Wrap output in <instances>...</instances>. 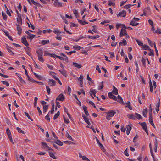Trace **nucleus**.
Returning <instances> with one entry per match:
<instances>
[{
    "label": "nucleus",
    "instance_id": "obj_30",
    "mask_svg": "<svg viewBox=\"0 0 161 161\" xmlns=\"http://www.w3.org/2000/svg\"><path fill=\"white\" fill-rule=\"evenodd\" d=\"M125 103L127 104V105L125 106V107L128 108L130 110H132V108L130 105V101H128Z\"/></svg>",
    "mask_w": 161,
    "mask_h": 161
},
{
    "label": "nucleus",
    "instance_id": "obj_52",
    "mask_svg": "<svg viewBox=\"0 0 161 161\" xmlns=\"http://www.w3.org/2000/svg\"><path fill=\"white\" fill-rule=\"evenodd\" d=\"M46 89H47V91L48 94V95L50 94L51 92V89L48 86H46Z\"/></svg>",
    "mask_w": 161,
    "mask_h": 161
},
{
    "label": "nucleus",
    "instance_id": "obj_5",
    "mask_svg": "<svg viewBox=\"0 0 161 161\" xmlns=\"http://www.w3.org/2000/svg\"><path fill=\"white\" fill-rule=\"evenodd\" d=\"M48 85L50 86H55L56 85V81L53 79H49V81H48Z\"/></svg>",
    "mask_w": 161,
    "mask_h": 161
},
{
    "label": "nucleus",
    "instance_id": "obj_48",
    "mask_svg": "<svg viewBox=\"0 0 161 161\" xmlns=\"http://www.w3.org/2000/svg\"><path fill=\"white\" fill-rule=\"evenodd\" d=\"M39 60L42 62H43L44 61V59L42 57V56L38 57Z\"/></svg>",
    "mask_w": 161,
    "mask_h": 161
},
{
    "label": "nucleus",
    "instance_id": "obj_39",
    "mask_svg": "<svg viewBox=\"0 0 161 161\" xmlns=\"http://www.w3.org/2000/svg\"><path fill=\"white\" fill-rule=\"evenodd\" d=\"M100 37V36L99 35H96L95 36H89L88 37V38L89 39H94L99 38Z\"/></svg>",
    "mask_w": 161,
    "mask_h": 161
},
{
    "label": "nucleus",
    "instance_id": "obj_17",
    "mask_svg": "<svg viewBox=\"0 0 161 161\" xmlns=\"http://www.w3.org/2000/svg\"><path fill=\"white\" fill-rule=\"evenodd\" d=\"M42 147V148L45 149L46 148L47 149L48 148V146L47 143L43 142H41Z\"/></svg>",
    "mask_w": 161,
    "mask_h": 161
},
{
    "label": "nucleus",
    "instance_id": "obj_32",
    "mask_svg": "<svg viewBox=\"0 0 161 161\" xmlns=\"http://www.w3.org/2000/svg\"><path fill=\"white\" fill-rule=\"evenodd\" d=\"M49 43V40H44L42 41L41 43L43 45H44L47 43Z\"/></svg>",
    "mask_w": 161,
    "mask_h": 161
},
{
    "label": "nucleus",
    "instance_id": "obj_57",
    "mask_svg": "<svg viewBox=\"0 0 161 161\" xmlns=\"http://www.w3.org/2000/svg\"><path fill=\"white\" fill-rule=\"evenodd\" d=\"M73 48L76 50H79L80 49V46H74Z\"/></svg>",
    "mask_w": 161,
    "mask_h": 161
},
{
    "label": "nucleus",
    "instance_id": "obj_40",
    "mask_svg": "<svg viewBox=\"0 0 161 161\" xmlns=\"http://www.w3.org/2000/svg\"><path fill=\"white\" fill-rule=\"evenodd\" d=\"M60 115V112L59 111H58L57 113L55 114L54 115V116L53 118V119L54 120H55Z\"/></svg>",
    "mask_w": 161,
    "mask_h": 161
},
{
    "label": "nucleus",
    "instance_id": "obj_56",
    "mask_svg": "<svg viewBox=\"0 0 161 161\" xmlns=\"http://www.w3.org/2000/svg\"><path fill=\"white\" fill-rule=\"evenodd\" d=\"M63 118H64V122L65 123L68 124L69 123V121L68 119L65 118V117L64 116H63Z\"/></svg>",
    "mask_w": 161,
    "mask_h": 161
},
{
    "label": "nucleus",
    "instance_id": "obj_29",
    "mask_svg": "<svg viewBox=\"0 0 161 161\" xmlns=\"http://www.w3.org/2000/svg\"><path fill=\"white\" fill-rule=\"evenodd\" d=\"M149 86H150V91L151 92H153V86L152 82L150 79L149 80Z\"/></svg>",
    "mask_w": 161,
    "mask_h": 161
},
{
    "label": "nucleus",
    "instance_id": "obj_6",
    "mask_svg": "<svg viewBox=\"0 0 161 161\" xmlns=\"http://www.w3.org/2000/svg\"><path fill=\"white\" fill-rule=\"evenodd\" d=\"M54 6L55 7H61L62 6V3L58 1V0L54 2Z\"/></svg>",
    "mask_w": 161,
    "mask_h": 161
},
{
    "label": "nucleus",
    "instance_id": "obj_61",
    "mask_svg": "<svg viewBox=\"0 0 161 161\" xmlns=\"http://www.w3.org/2000/svg\"><path fill=\"white\" fill-rule=\"evenodd\" d=\"M1 82L3 85H5L7 86H8L9 85V84L6 81H2Z\"/></svg>",
    "mask_w": 161,
    "mask_h": 161
},
{
    "label": "nucleus",
    "instance_id": "obj_26",
    "mask_svg": "<svg viewBox=\"0 0 161 161\" xmlns=\"http://www.w3.org/2000/svg\"><path fill=\"white\" fill-rule=\"evenodd\" d=\"M53 32L55 34L57 35H60L61 34V32L59 31L58 29L57 28H54Z\"/></svg>",
    "mask_w": 161,
    "mask_h": 161
},
{
    "label": "nucleus",
    "instance_id": "obj_31",
    "mask_svg": "<svg viewBox=\"0 0 161 161\" xmlns=\"http://www.w3.org/2000/svg\"><path fill=\"white\" fill-rule=\"evenodd\" d=\"M48 153H49V155L50 157L54 159H57V158L54 155V153H53L49 152H48Z\"/></svg>",
    "mask_w": 161,
    "mask_h": 161
},
{
    "label": "nucleus",
    "instance_id": "obj_59",
    "mask_svg": "<svg viewBox=\"0 0 161 161\" xmlns=\"http://www.w3.org/2000/svg\"><path fill=\"white\" fill-rule=\"evenodd\" d=\"M82 158L83 160L87 161H90L89 159H88L86 157H85V156H82Z\"/></svg>",
    "mask_w": 161,
    "mask_h": 161
},
{
    "label": "nucleus",
    "instance_id": "obj_9",
    "mask_svg": "<svg viewBox=\"0 0 161 161\" xmlns=\"http://www.w3.org/2000/svg\"><path fill=\"white\" fill-rule=\"evenodd\" d=\"M108 96L109 98L110 99H112L114 100H117V98L116 96L113 95L112 93L109 92L108 93Z\"/></svg>",
    "mask_w": 161,
    "mask_h": 161
},
{
    "label": "nucleus",
    "instance_id": "obj_3",
    "mask_svg": "<svg viewBox=\"0 0 161 161\" xmlns=\"http://www.w3.org/2000/svg\"><path fill=\"white\" fill-rule=\"evenodd\" d=\"M139 124H141V126L142 128V129L144 130L146 132L148 135V132L147 130V126L145 122H143L142 123H139Z\"/></svg>",
    "mask_w": 161,
    "mask_h": 161
},
{
    "label": "nucleus",
    "instance_id": "obj_7",
    "mask_svg": "<svg viewBox=\"0 0 161 161\" xmlns=\"http://www.w3.org/2000/svg\"><path fill=\"white\" fill-rule=\"evenodd\" d=\"M126 15V12L124 10H123L122 11L119 12V13L117 15L118 17L122 16L124 17H125Z\"/></svg>",
    "mask_w": 161,
    "mask_h": 161
},
{
    "label": "nucleus",
    "instance_id": "obj_27",
    "mask_svg": "<svg viewBox=\"0 0 161 161\" xmlns=\"http://www.w3.org/2000/svg\"><path fill=\"white\" fill-rule=\"evenodd\" d=\"M54 55H55V54H51L47 52V51H45L44 54V56H49L51 57H54Z\"/></svg>",
    "mask_w": 161,
    "mask_h": 161
},
{
    "label": "nucleus",
    "instance_id": "obj_28",
    "mask_svg": "<svg viewBox=\"0 0 161 161\" xmlns=\"http://www.w3.org/2000/svg\"><path fill=\"white\" fill-rule=\"evenodd\" d=\"M73 64L74 66L79 69L81 68V67H82L81 65L80 64L78 63L75 62H73Z\"/></svg>",
    "mask_w": 161,
    "mask_h": 161
},
{
    "label": "nucleus",
    "instance_id": "obj_55",
    "mask_svg": "<svg viewBox=\"0 0 161 161\" xmlns=\"http://www.w3.org/2000/svg\"><path fill=\"white\" fill-rule=\"evenodd\" d=\"M112 92L113 94L115 95H117L118 94V91L117 89L113 90Z\"/></svg>",
    "mask_w": 161,
    "mask_h": 161
},
{
    "label": "nucleus",
    "instance_id": "obj_37",
    "mask_svg": "<svg viewBox=\"0 0 161 161\" xmlns=\"http://www.w3.org/2000/svg\"><path fill=\"white\" fill-rule=\"evenodd\" d=\"M135 114L136 116H135L136 117V118H137L138 119H142V117L139 114H138L136 113H135Z\"/></svg>",
    "mask_w": 161,
    "mask_h": 161
},
{
    "label": "nucleus",
    "instance_id": "obj_43",
    "mask_svg": "<svg viewBox=\"0 0 161 161\" xmlns=\"http://www.w3.org/2000/svg\"><path fill=\"white\" fill-rule=\"evenodd\" d=\"M2 15L3 19L5 20H6L7 19V16L6 15L5 13L3 12V11L2 12Z\"/></svg>",
    "mask_w": 161,
    "mask_h": 161
},
{
    "label": "nucleus",
    "instance_id": "obj_16",
    "mask_svg": "<svg viewBox=\"0 0 161 161\" xmlns=\"http://www.w3.org/2000/svg\"><path fill=\"white\" fill-rule=\"evenodd\" d=\"M82 117L83 118L84 120H85V121L86 123H87L88 125H90L91 124V123L89 120L88 118L86 117L85 115L83 114L82 115Z\"/></svg>",
    "mask_w": 161,
    "mask_h": 161
},
{
    "label": "nucleus",
    "instance_id": "obj_62",
    "mask_svg": "<svg viewBox=\"0 0 161 161\" xmlns=\"http://www.w3.org/2000/svg\"><path fill=\"white\" fill-rule=\"evenodd\" d=\"M37 109L39 112V115H42V112L41 110L40 109V108L39 107H37Z\"/></svg>",
    "mask_w": 161,
    "mask_h": 161
},
{
    "label": "nucleus",
    "instance_id": "obj_12",
    "mask_svg": "<svg viewBox=\"0 0 161 161\" xmlns=\"http://www.w3.org/2000/svg\"><path fill=\"white\" fill-rule=\"evenodd\" d=\"M17 28L18 31V34L19 35H20L22 33V31L21 27L19 25L16 24Z\"/></svg>",
    "mask_w": 161,
    "mask_h": 161
},
{
    "label": "nucleus",
    "instance_id": "obj_53",
    "mask_svg": "<svg viewBox=\"0 0 161 161\" xmlns=\"http://www.w3.org/2000/svg\"><path fill=\"white\" fill-rule=\"evenodd\" d=\"M73 13L75 15L76 17H77L78 16V12L77 10L76 9L73 10Z\"/></svg>",
    "mask_w": 161,
    "mask_h": 161
},
{
    "label": "nucleus",
    "instance_id": "obj_51",
    "mask_svg": "<svg viewBox=\"0 0 161 161\" xmlns=\"http://www.w3.org/2000/svg\"><path fill=\"white\" fill-rule=\"evenodd\" d=\"M25 115L27 117V118L29 119H30L31 121H33V120L32 119H31V118L30 117V116L28 114V113L27 112H25Z\"/></svg>",
    "mask_w": 161,
    "mask_h": 161
},
{
    "label": "nucleus",
    "instance_id": "obj_10",
    "mask_svg": "<svg viewBox=\"0 0 161 161\" xmlns=\"http://www.w3.org/2000/svg\"><path fill=\"white\" fill-rule=\"evenodd\" d=\"M125 35H127L126 30L125 29H122L120 34V37H121Z\"/></svg>",
    "mask_w": 161,
    "mask_h": 161
},
{
    "label": "nucleus",
    "instance_id": "obj_50",
    "mask_svg": "<svg viewBox=\"0 0 161 161\" xmlns=\"http://www.w3.org/2000/svg\"><path fill=\"white\" fill-rule=\"evenodd\" d=\"M17 130L18 132L19 133H22V134H24V132L23 131H22V130H21V129L19 127H17Z\"/></svg>",
    "mask_w": 161,
    "mask_h": 161
},
{
    "label": "nucleus",
    "instance_id": "obj_42",
    "mask_svg": "<svg viewBox=\"0 0 161 161\" xmlns=\"http://www.w3.org/2000/svg\"><path fill=\"white\" fill-rule=\"evenodd\" d=\"M59 58L61 60L65 61L67 62H69L68 58H63V57L59 56Z\"/></svg>",
    "mask_w": 161,
    "mask_h": 161
},
{
    "label": "nucleus",
    "instance_id": "obj_1",
    "mask_svg": "<svg viewBox=\"0 0 161 161\" xmlns=\"http://www.w3.org/2000/svg\"><path fill=\"white\" fill-rule=\"evenodd\" d=\"M106 119L108 120L111 119V117H113L116 114V112L114 110H110L108 112H106Z\"/></svg>",
    "mask_w": 161,
    "mask_h": 161
},
{
    "label": "nucleus",
    "instance_id": "obj_63",
    "mask_svg": "<svg viewBox=\"0 0 161 161\" xmlns=\"http://www.w3.org/2000/svg\"><path fill=\"white\" fill-rule=\"evenodd\" d=\"M89 103L91 105H92L93 106L94 108H96V107L94 103L92 101H89Z\"/></svg>",
    "mask_w": 161,
    "mask_h": 161
},
{
    "label": "nucleus",
    "instance_id": "obj_22",
    "mask_svg": "<svg viewBox=\"0 0 161 161\" xmlns=\"http://www.w3.org/2000/svg\"><path fill=\"white\" fill-rule=\"evenodd\" d=\"M96 140L97 142V143L98 144L99 146L100 147V148L102 150L103 149H104L103 147V145L100 142L99 140L96 137Z\"/></svg>",
    "mask_w": 161,
    "mask_h": 161
},
{
    "label": "nucleus",
    "instance_id": "obj_34",
    "mask_svg": "<svg viewBox=\"0 0 161 161\" xmlns=\"http://www.w3.org/2000/svg\"><path fill=\"white\" fill-rule=\"evenodd\" d=\"M143 47V49L145 50H151V49L150 48V47L147 45H143V46H142Z\"/></svg>",
    "mask_w": 161,
    "mask_h": 161
},
{
    "label": "nucleus",
    "instance_id": "obj_64",
    "mask_svg": "<svg viewBox=\"0 0 161 161\" xmlns=\"http://www.w3.org/2000/svg\"><path fill=\"white\" fill-rule=\"evenodd\" d=\"M45 119H46L47 120L50 121V118L49 117V114H47V115L45 117Z\"/></svg>",
    "mask_w": 161,
    "mask_h": 161
},
{
    "label": "nucleus",
    "instance_id": "obj_44",
    "mask_svg": "<svg viewBox=\"0 0 161 161\" xmlns=\"http://www.w3.org/2000/svg\"><path fill=\"white\" fill-rule=\"evenodd\" d=\"M135 40L137 42V43L139 45L141 46H143V44L141 41H139L137 39H136Z\"/></svg>",
    "mask_w": 161,
    "mask_h": 161
},
{
    "label": "nucleus",
    "instance_id": "obj_58",
    "mask_svg": "<svg viewBox=\"0 0 161 161\" xmlns=\"http://www.w3.org/2000/svg\"><path fill=\"white\" fill-rule=\"evenodd\" d=\"M134 5H131L130 4H129L124 6V7L125 8L128 9L130 8V7L134 6Z\"/></svg>",
    "mask_w": 161,
    "mask_h": 161
},
{
    "label": "nucleus",
    "instance_id": "obj_36",
    "mask_svg": "<svg viewBox=\"0 0 161 161\" xmlns=\"http://www.w3.org/2000/svg\"><path fill=\"white\" fill-rule=\"evenodd\" d=\"M36 36V35L33 34H31L29 36L27 37V38L31 40H32Z\"/></svg>",
    "mask_w": 161,
    "mask_h": 161
},
{
    "label": "nucleus",
    "instance_id": "obj_2",
    "mask_svg": "<svg viewBox=\"0 0 161 161\" xmlns=\"http://www.w3.org/2000/svg\"><path fill=\"white\" fill-rule=\"evenodd\" d=\"M16 12L17 14L18 17L17 18V22L20 24L21 25L22 24V19L21 17V15L19 14L18 11H16Z\"/></svg>",
    "mask_w": 161,
    "mask_h": 161
},
{
    "label": "nucleus",
    "instance_id": "obj_4",
    "mask_svg": "<svg viewBox=\"0 0 161 161\" xmlns=\"http://www.w3.org/2000/svg\"><path fill=\"white\" fill-rule=\"evenodd\" d=\"M64 98H65L63 94L62 93H61L56 98V101L59 100L61 101H63Z\"/></svg>",
    "mask_w": 161,
    "mask_h": 161
},
{
    "label": "nucleus",
    "instance_id": "obj_13",
    "mask_svg": "<svg viewBox=\"0 0 161 161\" xmlns=\"http://www.w3.org/2000/svg\"><path fill=\"white\" fill-rule=\"evenodd\" d=\"M97 92V91L96 90L91 89L90 90L89 93L91 96H92V95H93L95 97V94Z\"/></svg>",
    "mask_w": 161,
    "mask_h": 161
},
{
    "label": "nucleus",
    "instance_id": "obj_23",
    "mask_svg": "<svg viewBox=\"0 0 161 161\" xmlns=\"http://www.w3.org/2000/svg\"><path fill=\"white\" fill-rule=\"evenodd\" d=\"M130 24L133 26H136L138 25L139 23H136L134 20L133 19L130 22Z\"/></svg>",
    "mask_w": 161,
    "mask_h": 161
},
{
    "label": "nucleus",
    "instance_id": "obj_46",
    "mask_svg": "<svg viewBox=\"0 0 161 161\" xmlns=\"http://www.w3.org/2000/svg\"><path fill=\"white\" fill-rule=\"evenodd\" d=\"M8 135V138L9 140H10V142H12V143L13 144H14V142L13 141V140L12 138L11 134H10Z\"/></svg>",
    "mask_w": 161,
    "mask_h": 161
},
{
    "label": "nucleus",
    "instance_id": "obj_11",
    "mask_svg": "<svg viewBox=\"0 0 161 161\" xmlns=\"http://www.w3.org/2000/svg\"><path fill=\"white\" fill-rule=\"evenodd\" d=\"M43 49L42 48L39 49L36 51V52L38 54V57L42 56Z\"/></svg>",
    "mask_w": 161,
    "mask_h": 161
},
{
    "label": "nucleus",
    "instance_id": "obj_15",
    "mask_svg": "<svg viewBox=\"0 0 161 161\" xmlns=\"http://www.w3.org/2000/svg\"><path fill=\"white\" fill-rule=\"evenodd\" d=\"M6 48L9 53L11 55H14V53L12 52V47L9 46L8 45H7L6 46Z\"/></svg>",
    "mask_w": 161,
    "mask_h": 161
},
{
    "label": "nucleus",
    "instance_id": "obj_24",
    "mask_svg": "<svg viewBox=\"0 0 161 161\" xmlns=\"http://www.w3.org/2000/svg\"><path fill=\"white\" fill-rule=\"evenodd\" d=\"M53 143H56V144H58V145L62 146L63 145V143L60 140H57L56 141H55L53 142Z\"/></svg>",
    "mask_w": 161,
    "mask_h": 161
},
{
    "label": "nucleus",
    "instance_id": "obj_14",
    "mask_svg": "<svg viewBox=\"0 0 161 161\" xmlns=\"http://www.w3.org/2000/svg\"><path fill=\"white\" fill-rule=\"evenodd\" d=\"M22 42L23 43L25 46H27L29 44L27 41L26 38L25 37H23L21 39Z\"/></svg>",
    "mask_w": 161,
    "mask_h": 161
},
{
    "label": "nucleus",
    "instance_id": "obj_60",
    "mask_svg": "<svg viewBox=\"0 0 161 161\" xmlns=\"http://www.w3.org/2000/svg\"><path fill=\"white\" fill-rule=\"evenodd\" d=\"M28 80L30 81L31 82H36V81L34 80L32 78L30 77L29 76L28 77Z\"/></svg>",
    "mask_w": 161,
    "mask_h": 161
},
{
    "label": "nucleus",
    "instance_id": "obj_25",
    "mask_svg": "<svg viewBox=\"0 0 161 161\" xmlns=\"http://www.w3.org/2000/svg\"><path fill=\"white\" fill-rule=\"evenodd\" d=\"M127 117L131 119L135 120L136 119V117L135 116H134L133 114H129L127 115Z\"/></svg>",
    "mask_w": 161,
    "mask_h": 161
},
{
    "label": "nucleus",
    "instance_id": "obj_41",
    "mask_svg": "<svg viewBox=\"0 0 161 161\" xmlns=\"http://www.w3.org/2000/svg\"><path fill=\"white\" fill-rule=\"evenodd\" d=\"M66 137L69 140L73 141L74 139L72 138L70 135L68 133V132H66Z\"/></svg>",
    "mask_w": 161,
    "mask_h": 161
},
{
    "label": "nucleus",
    "instance_id": "obj_49",
    "mask_svg": "<svg viewBox=\"0 0 161 161\" xmlns=\"http://www.w3.org/2000/svg\"><path fill=\"white\" fill-rule=\"evenodd\" d=\"M148 55L149 56H153L154 55L153 50H151L150 52L148 53Z\"/></svg>",
    "mask_w": 161,
    "mask_h": 161
},
{
    "label": "nucleus",
    "instance_id": "obj_20",
    "mask_svg": "<svg viewBox=\"0 0 161 161\" xmlns=\"http://www.w3.org/2000/svg\"><path fill=\"white\" fill-rule=\"evenodd\" d=\"M126 127L127 129L126 133L127 135H128L131 130V127L129 125H127Z\"/></svg>",
    "mask_w": 161,
    "mask_h": 161
},
{
    "label": "nucleus",
    "instance_id": "obj_33",
    "mask_svg": "<svg viewBox=\"0 0 161 161\" xmlns=\"http://www.w3.org/2000/svg\"><path fill=\"white\" fill-rule=\"evenodd\" d=\"M147 109L146 108L143 110V115L145 117H147Z\"/></svg>",
    "mask_w": 161,
    "mask_h": 161
},
{
    "label": "nucleus",
    "instance_id": "obj_21",
    "mask_svg": "<svg viewBox=\"0 0 161 161\" xmlns=\"http://www.w3.org/2000/svg\"><path fill=\"white\" fill-rule=\"evenodd\" d=\"M59 71L65 77H67V74L66 73V71L64 69L59 70Z\"/></svg>",
    "mask_w": 161,
    "mask_h": 161
},
{
    "label": "nucleus",
    "instance_id": "obj_54",
    "mask_svg": "<svg viewBox=\"0 0 161 161\" xmlns=\"http://www.w3.org/2000/svg\"><path fill=\"white\" fill-rule=\"evenodd\" d=\"M87 80H88L89 81H90L91 82H93V80L89 77V74H87Z\"/></svg>",
    "mask_w": 161,
    "mask_h": 161
},
{
    "label": "nucleus",
    "instance_id": "obj_19",
    "mask_svg": "<svg viewBox=\"0 0 161 161\" xmlns=\"http://www.w3.org/2000/svg\"><path fill=\"white\" fill-rule=\"evenodd\" d=\"M25 49L26 51L27 54L30 56L31 55L30 52L31 49L29 47H25Z\"/></svg>",
    "mask_w": 161,
    "mask_h": 161
},
{
    "label": "nucleus",
    "instance_id": "obj_47",
    "mask_svg": "<svg viewBox=\"0 0 161 161\" xmlns=\"http://www.w3.org/2000/svg\"><path fill=\"white\" fill-rule=\"evenodd\" d=\"M141 61L143 64V65L144 67H146V60L143 58V57H142Z\"/></svg>",
    "mask_w": 161,
    "mask_h": 161
},
{
    "label": "nucleus",
    "instance_id": "obj_45",
    "mask_svg": "<svg viewBox=\"0 0 161 161\" xmlns=\"http://www.w3.org/2000/svg\"><path fill=\"white\" fill-rule=\"evenodd\" d=\"M29 3L31 5V3H32L34 5L36 4L37 3L34 1L33 0H27Z\"/></svg>",
    "mask_w": 161,
    "mask_h": 161
},
{
    "label": "nucleus",
    "instance_id": "obj_35",
    "mask_svg": "<svg viewBox=\"0 0 161 161\" xmlns=\"http://www.w3.org/2000/svg\"><path fill=\"white\" fill-rule=\"evenodd\" d=\"M122 44H123V45L124 46H125V45H126V44H127L126 41L125 39H123L122 42H119V45L120 46V45H122Z\"/></svg>",
    "mask_w": 161,
    "mask_h": 161
},
{
    "label": "nucleus",
    "instance_id": "obj_8",
    "mask_svg": "<svg viewBox=\"0 0 161 161\" xmlns=\"http://www.w3.org/2000/svg\"><path fill=\"white\" fill-rule=\"evenodd\" d=\"M116 101L118 102H119L120 104L124 105L125 103L123 101V99L119 95H118V96L117 100Z\"/></svg>",
    "mask_w": 161,
    "mask_h": 161
},
{
    "label": "nucleus",
    "instance_id": "obj_38",
    "mask_svg": "<svg viewBox=\"0 0 161 161\" xmlns=\"http://www.w3.org/2000/svg\"><path fill=\"white\" fill-rule=\"evenodd\" d=\"M149 121L150 123V124L154 128H155V126L154 125V124L153 123V118H149Z\"/></svg>",
    "mask_w": 161,
    "mask_h": 161
},
{
    "label": "nucleus",
    "instance_id": "obj_18",
    "mask_svg": "<svg viewBox=\"0 0 161 161\" xmlns=\"http://www.w3.org/2000/svg\"><path fill=\"white\" fill-rule=\"evenodd\" d=\"M83 76L80 75V77L78 79V81L80 82V85L81 86V87L82 86L83 83Z\"/></svg>",
    "mask_w": 161,
    "mask_h": 161
}]
</instances>
